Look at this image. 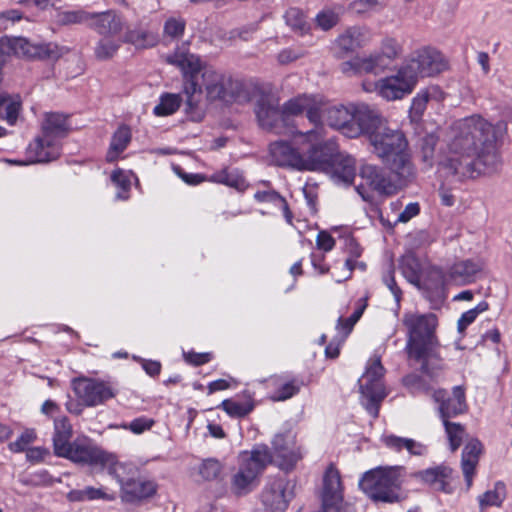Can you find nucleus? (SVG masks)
Listing matches in <instances>:
<instances>
[{
  "label": "nucleus",
  "mask_w": 512,
  "mask_h": 512,
  "mask_svg": "<svg viewBox=\"0 0 512 512\" xmlns=\"http://www.w3.org/2000/svg\"><path fill=\"white\" fill-rule=\"evenodd\" d=\"M449 441L450 449L455 452L462 444L465 436V428L460 423L442 421Z\"/></svg>",
  "instance_id": "48"
},
{
  "label": "nucleus",
  "mask_w": 512,
  "mask_h": 512,
  "mask_svg": "<svg viewBox=\"0 0 512 512\" xmlns=\"http://www.w3.org/2000/svg\"><path fill=\"white\" fill-rule=\"evenodd\" d=\"M415 85L413 77L404 72V68L401 66L396 74L387 76L376 82L375 90L384 99L393 101L402 99L404 96L410 94Z\"/></svg>",
  "instance_id": "19"
},
{
  "label": "nucleus",
  "mask_w": 512,
  "mask_h": 512,
  "mask_svg": "<svg viewBox=\"0 0 512 512\" xmlns=\"http://www.w3.org/2000/svg\"><path fill=\"white\" fill-rule=\"evenodd\" d=\"M309 148L302 153L303 171L328 172L333 166V161L338 150V145L333 139L307 141Z\"/></svg>",
  "instance_id": "13"
},
{
  "label": "nucleus",
  "mask_w": 512,
  "mask_h": 512,
  "mask_svg": "<svg viewBox=\"0 0 512 512\" xmlns=\"http://www.w3.org/2000/svg\"><path fill=\"white\" fill-rule=\"evenodd\" d=\"M306 117L311 124H313V128L302 132L297 129L291 130L292 134L301 135L304 137L305 141H318L324 138V127L322 124V116L324 111H322V102L316 96H313L311 99L310 105L305 110Z\"/></svg>",
  "instance_id": "25"
},
{
  "label": "nucleus",
  "mask_w": 512,
  "mask_h": 512,
  "mask_svg": "<svg viewBox=\"0 0 512 512\" xmlns=\"http://www.w3.org/2000/svg\"><path fill=\"white\" fill-rule=\"evenodd\" d=\"M302 382H299L297 380L289 381L285 384H283L277 391L275 396L273 397L276 401H284L292 396L296 395L301 386Z\"/></svg>",
  "instance_id": "55"
},
{
  "label": "nucleus",
  "mask_w": 512,
  "mask_h": 512,
  "mask_svg": "<svg viewBox=\"0 0 512 512\" xmlns=\"http://www.w3.org/2000/svg\"><path fill=\"white\" fill-rule=\"evenodd\" d=\"M223 464L216 458L204 459L198 466V474L204 481H214L221 478Z\"/></svg>",
  "instance_id": "44"
},
{
  "label": "nucleus",
  "mask_w": 512,
  "mask_h": 512,
  "mask_svg": "<svg viewBox=\"0 0 512 512\" xmlns=\"http://www.w3.org/2000/svg\"><path fill=\"white\" fill-rule=\"evenodd\" d=\"M90 12L79 8L76 10H60L55 14V23L58 26L88 25Z\"/></svg>",
  "instance_id": "36"
},
{
  "label": "nucleus",
  "mask_w": 512,
  "mask_h": 512,
  "mask_svg": "<svg viewBox=\"0 0 512 512\" xmlns=\"http://www.w3.org/2000/svg\"><path fill=\"white\" fill-rule=\"evenodd\" d=\"M341 13V6L324 8L316 15V23L322 30L327 31L339 22Z\"/></svg>",
  "instance_id": "47"
},
{
  "label": "nucleus",
  "mask_w": 512,
  "mask_h": 512,
  "mask_svg": "<svg viewBox=\"0 0 512 512\" xmlns=\"http://www.w3.org/2000/svg\"><path fill=\"white\" fill-rule=\"evenodd\" d=\"M368 139L373 148L372 152L400 184L407 185L416 178V168L408 149V141L402 131L385 125L372 133Z\"/></svg>",
  "instance_id": "3"
},
{
  "label": "nucleus",
  "mask_w": 512,
  "mask_h": 512,
  "mask_svg": "<svg viewBox=\"0 0 512 512\" xmlns=\"http://www.w3.org/2000/svg\"><path fill=\"white\" fill-rule=\"evenodd\" d=\"M299 459L300 454L292 448L287 450L282 449L281 453L274 455V457L272 456V462L274 461L276 465L285 472L293 470Z\"/></svg>",
  "instance_id": "51"
},
{
  "label": "nucleus",
  "mask_w": 512,
  "mask_h": 512,
  "mask_svg": "<svg viewBox=\"0 0 512 512\" xmlns=\"http://www.w3.org/2000/svg\"><path fill=\"white\" fill-rule=\"evenodd\" d=\"M402 323L407 330L405 350L409 359L419 364L423 375L437 381L445 369V363L440 355L441 344L436 335V315L405 313Z\"/></svg>",
  "instance_id": "2"
},
{
  "label": "nucleus",
  "mask_w": 512,
  "mask_h": 512,
  "mask_svg": "<svg viewBox=\"0 0 512 512\" xmlns=\"http://www.w3.org/2000/svg\"><path fill=\"white\" fill-rule=\"evenodd\" d=\"M295 486L285 477L270 480L261 493L262 504L271 512H285L295 497Z\"/></svg>",
  "instance_id": "14"
},
{
  "label": "nucleus",
  "mask_w": 512,
  "mask_h": 512,
  "mask_svg": "<svg viewBox=\"0 0 512 512\" xmlns=\"http://www.w3.org/2000/svg\"><path fill=\"white\" fill-rule=\"evenodd\" d=\"M328 172H332L333 177L338 181L350 185L356 176V160L350 155L339 153L337 150L333 166Z\"/></svg>",
  "instance_id": "32"
},
{
  "label": "nucleus",
  "mask_w": 512,
  "mask_h": 512,
  "mask_svg": "<svg viewBox=\"0 0 512 512\" xmlns=\"http://www.w3.org/2000/svg\"><path fill=\"white\" fill-rule=\"evenodd\" d=\"M432 397L439 404L438 411L442 421H449L450 418L456 417L467 411L465 390L462 386H455L452 396H448L444 389L433 391Z\"/></svg>",
  "instance_id": "20"
},
{
  "label": "nucleus",
  "mask_w": 512,
  "mask_h": 512,
  "mask_svg": "<svg viewBox=\"0 0 512 512\" xmlns=\"http://www.w3.org/2000/svg\"><path fill=\"white\" fill-rule=\"evenodd\" d=\"M403 382L413 395L428 394L432 391V386L425 378L417 374L407 375L404 377Z\"/></svg>",
  "instance_id": "52"
},
{
  "label": "nucleus",
  "mask_w": 512,
  "mask_h": 512,
  "mask_svg": "<svg viewBox=\"0 0 512 512\" xmlns=\"http://www.w3.org/2000/svg\"><path fill=\"white\" fill-rule=\"evenodd\" d=\"M254 198L258 202H271L276 205L279 203H284V197H282L278 192L274 190L257 191L254 195Z\"/></svg>",
  "instance_id": "62"
},
{
  "label": "nucleus",
  "mask_w": 512,
  "mask_h": 512,
  "mask_svg": "<svg viewBox=\"0 0 512 512\" xmlns=\"http://www.w3.org/2000/svg\"><path fill=\"white\" fill-rule=\"evenodd\" d=\"M186 30V20L182 17H169L163 24L162 37L164 42H175L180 40Z\"/></svg>",
  "instance_id": "39"
},
{
  "label": "nucleus",
  "mask_w": 512,
  "mask_h": 512,
  "mask_svg": "<svg viewBox=\"0 0 512 512\" xmlns=\"http://www.w3.org/2000/svg\"><path fill=\"white\" fill-rule=\"evenodd\" d=\"M284 18L286 24L291 27L294 32L300 35L306 34L310 29V25L308 24L304 13L299 8H289L285 13Z\"/></svg>",
  "instance_id": "43"
},
{
  "label": "nucleus",
  "mask_w": 512,
  "mask_h": 512,
  "mask_svg": "<svg viewBox=\"0 0 512 512\" xmlns=\"http://www.w3.org/2000/svg\"><path fill=\"white\" fill-rule=\"evenodd\" d=\"M155 424L152 418L141 416L135 418L130 423L122 424L121 427L126 430H130L134 434H141L145 431L150 430Z\"/></svg>",
  "instance_id": "54"
},
{
  "label": "nucleus",
  "mask_w": 512,
  "mask_h": 512,
  "mask_svg": "<svg viewBox=\"0 0 512 512\" xmlns=\"http://www.w3.org/2000/svg\"><path fill=\"white\" fill-rule=\"evenodd\" d=\"M452 470L445 465H439L433 468H428L415 472L413 476L421 480L423 483L429 485L436 491L450 493L449 484L447 479L450 477Z\"/></svg>",
  "instance_id": "27"
},
{
  "label": "nucleus",
  "mask_w": 512,
  "mask_h": 512,
  "mask_svg": "<svg viewBox=\"0 0 512 512\" xmlns=\"http://www.w3.org/2000/svg\"><path fill=\"white\" fill-rule=\"evenodd\" d=\"M314 95L302 94L286 101L282 107L287 124L289 125L290 116H298L305 112Z\"/></svg>",
  "instance_id": "41"
},
{
  "label": "nucleus",
  "mask_w": 512,
  "mask_h": 512,
  "mask_svg": "<svg viewBox=\"0 0 512 512\" xmlns=\"http://www.w3.org/2000/svg\"><path fill=\"white\" fill-rule=\"evenodd\" d=\"M368 40V31L363 27L354 26L339 35L336 42L342 51L353 52L362 47Z\"/></svg>",
  "instance_id": "33"
},
{
  "label": "nucleus",
  "mask_w": 512,
  "mask_h": 512,
  "mask_svg": "<svg viewBox=\"0 0 512 512\" xmlns=\"http://www.w3.org/2000/svg\"><path fill=\"white\" fill-rule=\"evenodd\" d=\"M404 72L413 77L415 84L419 77H431L447 68L443 55L432 48H422L415 51L402 65Z\"/></svg>",
  "instance_id": "12"
},
{
  "label": "nucleus",
  "mask_w": 512,
  "mask_h": 512,
  "mask_svg": "<svg viewBox=\"0 0 512 512\" xmlns=\"http://www.w3.org/2000/svg\"><path fill=\"white\" fill-rule=\"evenodd\" d=\"M482 270L479 261L471 259L454 263L448 272L449 280L456 285H466L476 280L477 274Z\"/></svg>",
  "instance_id": "28"
},
{
  "label": "nucleus",
  "mask_w": 512,
  "mask_h": 512,
  "mask_svg": "<svg viewBox=\"0 0 512 512\" xmlns=\"http://www.w3.org/2000/svg\"><path fill=\"white\" fill-rule=\"evenodd\" d=\"M321 512H355V509L352 504L345 502L343 497L341 500L322 503Z\"/></svg>",
  "instance_id": "57"
},
{
  "label": "nucleus",
  "mask_w": 512,
  "mask_h": 512,
  "mask_svg": "<svg viewBox=\"0 0 512 512\" xmlns=\"http://www.w3.org/2000/svg\"><path fill=\"white\" fill-rule=\"evenodd\" d=\"M209 181L223 184L239 191L244 190L247 186L244 177L237 170L222 169L216 171L209 176Z\"/></svg>",
  "instance_id": "37"
},
{
  "label": "nucleus",
  "mask_w": 512,
  "mask_h": 512,
  "mask_svg": "<svg viewBox=\"0 0 512 512\" xmlns=\"http://www.w3.org/2000/svg\"><path fill=\"white\" fill-rule=\"evenodd\" d=\"M384 443L390 449L397 452L402 449L407 450L411 455L422 456L427 453V447L411 438H404L395 435H389L384 438Z\"/></svg>",
  "instance_id": "35"
},
{
  "label": "nucleus",
  "mask_w": 512,
  "mask_h": 512,
  "mask_svg": "<svg viewBox=\"0 0 512 512\" xmlns=\"http://www.w3.org/2000/svg\"><path fill=\"white\" fill-rule=\"evenodd\" d=\"M73 391L86 407H95L115 397L113 387L104 382L91 378H77L72 381Z\"/></svg>",
  "instance_id": "16"
},
{
  "label": "nucleus",
  "mask_w": 512,
  "mask_h": 512,
  "mask_svg": "<svg viewBox=\"0 0 512 512\" xmlns=\"http://www.w3.org/2000/svg\"><path fill=\"white\" fill-rule=\"evenodd\" d=\"M482 453V444L477 439H471L462 451L461 467L467 488L472 486L476 466Z\"/></svg>",
  "instance_id": "31"
},
{
  "label": "nucleus",
  "mask_w": 512,
  "mask_h": 512,
  "mask_svg": "<svg viewBox=\"0 0 512 512\" xmlns=\"http://www.w3.org/2000/svg\"><path fill=\"white\" fill-rule=\"evenodd\" d=\"M506 498V486L502 481H497L492 490H488L479 496V506L483 510L489 506H501Z\"/></svg>",
  "instance_id": "40"
},
{
  "label": "nucleus",
  "mask_w": 512,
  "mask_h": 512,
  "mask_svg": "<svg viewBox=\"0 0 512 512\" xmlns=\"http://www.w3.org/2000/svg\"><path fill=\"white\" fill-rule=\"evenodd\" d=\"M378 4L377 0H355L350 4V8L357 14H363L375 9Z\"/></svg>",
  "instance_id": "64"
},
{
  "label": "nucleus",
  "mask_w": 512,
  "mask_h": 512,
  "mask_svg": "<svg viewBox=\"0 0 512 512\" xmlns=\"http://www.w3.org/2000/svg\"><path fill=\"white\" fill-rule=\"evenodd\" d=\"M23 18V13L18 9H10L0 12V29H7L8 24H14Z\"/></svg>",
  "instance_id": "60"
},
{
  "label": "nucleus",
  "mask_w": 512,
  "mask_h": 512,
  "mask_svg": "<svg viewBox=\"0 0 512 512\" xmlns=\"http://www.w3.org/2000/svg\"><path fill=\"white\" fill-rule=\"evenodd\" d=\"M405 476L403 466H380L365 472L359 486L375 502L396 503L402 499Z\"/></svg>",
  "instance_id": "4"
},
{
  "label": "nucleus",
  "mask_w": 512,
  "mask_h": 512,
  "mask_svg": "<svg viewBox=\"0 0 512 512\" xmlns=\"http://www.w3.org/2000/svg\"><path fill=\"white\" fill-rule=\"evenodd\" d=\"M21 109L19 98H12L5 93H0V120H5L10 125L17 121Z\"/></svg>",
  "instance_id": "38"
},
{
  "label": "nucleus",
  "mask_w": 512,
  "mask_h": 512,
  "mask_svg": "<svg viewBox=\"0 0 512 512\" xmlns=\"http://www.w3.org/2000/svg\"><path fill=\"white\" fill-rule=\"evenodd\" d=\"M438 143V136L434 133H429L420 139V151L422 155V161L427 164L428 167L433 165L435 148Z\"/></svg>",
  "instance_id": "50"
},
{
  "label": "nucleus",
  "mask_w": 512,
  "mask_h": 512,
  "mask_svg": "<svg viewBox=\"0 0 512 512\" xmlns=\"http://www.w3.org/2000/svg\"><path fill=\"white\" fill-rule=\"evenodd\" d=\"M13 49L19 55L28 58L59 59L67 50L56 43L33 44L26 38H17L13 42Z\"/></svg>",
  "instance_id": "22"
},
{
  "label": "nucleus",
  "mask_w": 512,
  "mask_h": 512,
  "mask_svg": "<svg viewBox=\"0 0 512 512\" xmlns=\"http://www.w3.org/2000/svg\"><path fill=\"white\" fill-rule=\"evenodd\" d=\"M36 438L33 430L23 432L15 442L10 443L9 447L13 452H22Z\"/></svg>",
  "instance_id": "58"
},
{
  "label": "nucleus",
  "mask_w": 512,
  "mask_h": 512,
  "mask_svg": "<svg viewBox=\"0 0 512 512\" xmlns=\"http://www.w3.org/2000/svg\"><path fill=\"white\" fill-rule=\"evenodd\" d=\"M165 61L168 64L177 66L182 71L186 79L185 93L187 100L185 110L193 121H200L203 113L198 107L201 95V85L198 82V77L200 73H203L208 68L203 66L199 56L182 50L180 47H177L173 53L167 55Z\"/></svg>",
  "instance_id": "6"
},
{
  "label": "nucleus",
  "mask_w": 512,
  "mask_h": 512,
  "mask_svg": "<svg viewBox=\"0 0 512 512\" xmlns=\"http://www.w3.org/2000/svg\"><path fill=\"white\" fill-rule=\"evenodd\" d=\"M115 475L122 488V498L126 502L134 503L143 499L149 498L156 493L157 486L154 481L148 480L143 477L124 479L119 475V470Z\"/></svg>",
  "instance_id": "21"
},
{
  "label": "nucleus",
  "mask_w": 512,
  "mask_h": 512,
  "mask_svg": "<svg viewBox=\"0 0 512 512\" xmlns=\"http://www.w3.org/2000/svg\"><path fill=\"white\" fill-rule=\"evenodd\" d=\"M220 407L231 417L242 418L247 416L254 409L251 401L238 402L231 399H225Z\"/></svg>",
  "instance_id": "46"
},
{
  "label": "nucleus",
  "mask_w": 512,
  "mask_h": 512,
  "mask_svg": "<svg viewBox=\"0 0 512 512\" xmlns=\"http://www.w3.org/2000/svg\"><path fill=\"white\" fill-rule=\"evenodd\" d=\"M384 372L380 358H374L368 362L360 380V390L366 400L365 409L373 418L378 417L380 405L387 395L382 381Z\"/></svg>",
  "instance_id": "10"
},
{
  "label": "nucleus",
  "mask_w": 512,
  "mask_h": 512,
  "mask_svg": "<svg viewBox=\"0 0 512 512\" xmlns=\"http://www.w3.org/2000/svg\"><path fill=\"white\" fill-rule=\"evenodd\" d=\"M360 302H361V304L355 309V311L352 313V315L350 317L345 318V319L342 317H339V319H338L337 329L343 330L345 335H348L352 331L354 325L361 318L364 310L367 307V299L366 298L361 299Z\"/></svg>",
  "instance_id": "53"
},
{
  "label": "nucleus",
  "mask_w": 512,
  "mask_h": 512,
  "mask_svg": "<svg viewBox=\"0 0 512 512\" xmlns=\"http://www.w3.org/2000/svg\"><path fill=\"white\" fill-rule=\"evenodd\" d=\"M87 27L103 36H115L123 29L121 17L114 10L90 12Z\"/></svg>",
  "instance_id": "24"
},
{
  "label": "nucleus",
  "mask_w": 512,
  "mask_h": 512,
  "mask_svg": "<svg viewBox=\"0 0 512 512\" xmlns=\"http://www.w3.org/2000/svg\"><path fill=\"white\" fill-rule=\"evenodd\" d=\"M507 125L505 120L492 125L478 115L456 121L441 169L460 182L494 172L500 163L495 143L507 132Z\"/></svg>",
  "instance_id": "1"
},
{
  "label": "nucleus",
  "mask_w": 512,
  "mask_h": 512,
  "mask_svg": "<svg viewBox=\"0 0 512 512\" xmlns=\"http://www.w3.org/2000/svg\"><path fill=\"white\" fill-rule=\"evenodd\" d=\"M343 497L340 472L334 464H330L323 475L321 502L327 503L331 500H341Z\"/></svg>",
  "instance_id": "29"
},
{
  "label": "nucleus",
  "mask_w": 512,
  "mask_h": 512,
  "mask_svg": "<svg viewBox=\"0 0 512 512\" xmlns=\"http://www.w3.org/2000/svg\"><path fill=\"white\" fill-rule=\"evenodd\" d=\"M120 44L109 38L100 39L94 48L95 57L98 60L106 61L111 59L119 50Z\"/></svg>",
  "instance_id": "49"
},
{
  "label": "nucleus",
  "mask_w": 512,
  "mask_h": 512,
  "mask_svg": "<svg viewBox=\"0 0 512 512\" xmlns=\"http://www.w3.org/2000/svg\"><path fill=\"white\" fill-rule=\"evenodd\" d=\"M386 122L380 112L366 104H353V120L350 126L348 137L356 138L361 134H367L368 138L377 130H380Z\"/></svg>",
  "instance_id": "17"
},
{
  "label": "nucleus",
  "mask_w": 512,
  "mask_h": 512,
  "mask_svg": "<svg viewBox=\"0 0 512 512\" xmlns=\"http://www.w3.org/2000/svg\"><path fill=\"white\" fill-rule=\"evenodd\" d=\"M429 101V94L427 91L419 92L412 100L411 113L416 116H421Z\"/></svg>",
  "instance_id": "61"
},
{
  "label": "nucleus",
  "mask_w": 512,
  "mask_h": 512,
  "mask_svg": "<svg viewBox=\"0 0 512 512\" xmlns=\"http://www.w3.org/2000/svg\"><path fill=\"white\" fill-rule=\"evenodd\" d=\"M324 117L330 127L340 130L348 137V132L350 126H352L353 120V104L329 107L324 110Z\"/></svg>",
  "instance_id": "30"
},
{
  "label": "nucleus",
  "mask_w": 512,
  "mask_h": 512,
  "mask_svg": "<svg viewBox=\"0 0 512 512\" xmlns=\"http://www.w3.org/2000/svg\"><path fill=\"white\" fill-rule=\"evenodd\" d=\"M123 41L136 49H150L158 45L160 36L156 31L138 24L126 30Z\"/></svg>",
  "instance_id": "26"
},
{
  "label": "nucleus",
  "mask_w": 512,
  "mask_h": 512,
  "mask_svg": "<svg viewBox=\"0 0 512 512\" xmlns=\"http://www.w3.org/2000/svg\"><path fill=\"white\" fill-rule=\"evenodd\" d=\"M272 161L280 167L303 171L302 153L287 141H275L269 147Z\"/></svg>",
  "instance_id": "23"
},
{
  "label": "nucleus",
  "mask_w": 512,
  "mask_h": 512,
  "mask_svg": "<svg viewBox=\"0 0 512 512\" xmlns=\"http://www.w3.org/2000/svg\"><path fill=\"white\" fill-rule=\"evenodd\" d=\"M401 52V47L395 39L387 38L382 42L381 52L368 57H356L351 61L342 63V71L355 74L375 73L383 71L389 63Z\"/></svg>",
  "instance_id": "11"
},
{
  "label": "nucleus",
  "mask_w": 512,
  "mask_h": 512,
  "mask_svg": "<svg viewBox=\"0 0 512 512\" xmlns=\"http://www.w3.org/2000/svg\"><path fill=\"white\" fill-rule=\"evenodd\" d=\"M272 463V454L266 445H255L250 451L239 456V467L231 477V491L241 497L252 492L259 485V478Z\"/></svg>",
  "instance_id": "5"
},
{
  "label": "nucleus",
  "mask_w": 512,
  "mask_h": 512,
  "mask_svg": "<svg viewBox=\"0 0 512 512\" xmlns=\"http://www.w3.org/2000/svg\"><path fill=\"white\" fill-rule=\"evenodd\" d=\"M360 177L364 184L357 187L358 193L364 200H369L363 192L364 185L368 186L371 190L377 192L380 195H393L399 188L404 185L400 184L396 179V183L393 182L384 172L383 168L372 165L364 164L360 168Z\"/></svg>",
  "instance_id": "18"
},
{
  "label": "nucleus",
  "mask_w": 512,
  "mask_h": 512,
  "mask_svg": "<svg viewBox=\"0 0 512 512\" xmlns=\"http://www.w3.org/2000/svg\"><path fill=\"white\" fill-rule=\"evenodd\" d=\"M182 102L178 94L165 93L160 97L159 103L154 107V114L157 116H168L175 113Z\"/></svg>",
  "instance_id": "45"
},
{
  "label": "nucleus",
  "mask_w": 512,
  "mask_h": 512,
  "mask_svg": "<svg viewBox=\"0 0 512 512\" xmlns=\"http://www.w3.org/2000/svg\"><path fill=\"white\" fill-rule=\"evenodd\" d=\"M255 114L259 126L275 134H286L291 132L283 110L280 109L276 99L269 96H262L258 99L255 106Z\"/></svg>",
  "instance_id": "15"
},
{
  "label": "nucleus",
  "mask_w": 512,
  "mask_h": 512,
  "mask_svg": "<svg viewBox=\"0 0 512 512\" xmlns=\"http://www.w3.org/2000/svg\"><path fill=\"white\" fill-rule=\"evenodd\" d=\"M382 279H383V282L384 284L388 287V289L392 292L393 296L395 297V300L397 302L400 301L401 299V295H402V291L401 289L398 287L396 281H395V276H394V267L392 264H390L388 266V269L387 271L383 274L382 276Z\"/></svg>",
  "instance_id": "56"
},
{
  "label": "nucleus",
  "mask_w": 512,
  "mask_h": 512,
  "mask_svg": "<svg viewBox=\"0 0 512 512\" xmlns=\"http://www.w3.org/2000/svg\"><path fill=\"white\" fill-rule=\"evenodd\" d=\"M317 248L325 252L331 251L335 246V239L326 231H320L316 238Z\"/></svg>",
  "instance_id": "63"
},
{
  "label": "nucleus",
  "mask_w": 512,
  "mask_h": 512,
  "mask_svg": "<svg viewBox=\"0 0 512 512\" xmlns=\"http://www.w3.org/2000/svg\"><path fill=\"white\" fill-rule=\"evenodd\" d=\"M400 268L404 277L412 284L420 281L421 264L413 254H407L400 260Z\"/></svg>",
  "instance_id": "42"
},
{
  "label": "nucleus",
  "mask_w": 512,
  "mask_h": 512,
  "mask_svg": "<svg viewBox=\"0 0 512 512\" xmlns=\"http://www.w3.org/2000/svg\"><path fill=\"white\" fill-rule=\"evenodd\" d=\"M132 138L131 130L127 125H121L114 132L110 146L106 154L108 162H114L119 155L127 148Z\"/></svg>",
  "instance_id": "34"
},
{
  "label": "nucleus",
  "mask_w": 512,
  "mask_h": 512,
  "mask_svg": "<svg viewBox=\"0 0 512 512\" xmlns=\"http://www.w3.org/2000/svg\"><path fill=\"white\" fill-rule=\"evenodd\" d=\"M65 458L74 463L100 466L109 473H116L118 468H123L114 454L102 450L88 438L75 439Z\"/></svg>",
  "instance_id": "8"
},
{
  "label": "nucleus",
  "mask_w": 512,
  "mask_h": 512,
  "mask_svg": "<svg viewBox=\"0 0 512 512\" xmlns=\"http://www.w3.org/2000/svg\"><path fill=\"white\" fill-rule=\"evenodd\" d=\"M69 436H53L54 452L59 457L67 455L69 450L72 448V442Z\"/></svg>",
  "instance_id": "59"
},
{
  "label": "nucleus",
  "mask_w": 512,
  "mask_h": 512,
  "mask_svg": "<svg viewBox=\"0 0 512 512\" xmlns=\"http://www.w3.org/2000/svg\"><path fill=\"white\" fill-rule=\"evenodd\" d=\"M201 88L204 87L208 100H220L233 103L244 97L243 83L230 76L219 73L212 68L205 69L201 74Z\"/></svg>",
  "instance_id": "9"
},
{
  "label": "nucleus",
  "mask_w": 512,
  "mask_h": 512,
  "mask_svg": "<svg viewBox=\"0 0 512 512\" xmlns=\"http://www.w3.org/2000/svg\"><path fill=\"white\" fill-rule=\"evenodd\" d=\"M70 128L67 117L61 113H47L42 124V136L35 139L28 147L29 153H34L30 162L44 163L60 156L58 139L68 135Z\"/></svg>",
  "instance_id": "7"
}]
</instances>
